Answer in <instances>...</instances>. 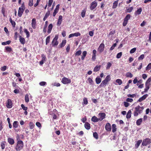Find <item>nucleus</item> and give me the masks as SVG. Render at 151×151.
Segmentation results:
<instances>
[{
  "mask_svg": "<svg viewBox=\"0 0 151 151\" xmlns=\"http://www.w3.org/2000/svg\"><path fill=\"white\" fill-rule=\"evenodd\" d=\"M144 108L143 106H138L134 108L135 111L134 113V116H137L138 115V114L142 113Z\"/></svg>",
  "mask_w": 151,
  "mask_h": 151,
  "instance_id": "1",
  "label": "nucleus"
},
{
  "mask_svg": "<svg viewBox=\"0 0 151 151\" xmlns=\"http://www.w3.org/2000/svg\"><path fill=\"white\" fill-rule=\"evenodd\" d=\"M23 146V143L22 141H17V145L16 149L17 151H20L22 149Z\"/></svg>",
  "mask_w": 151,
  "mask_h": 151,
  "instance_id": "2",
  "label": "nucleus"
},
{
  "mask_svg": "<svg viewBox=\"0 0 151 151\" xmlns=\"http://www.w3.org/2000/svg\"><path fill=\"white\" fill-rule=\"evenodd\" d=\"M58 36L57 35H56L54 39H53L52 42V45L53 47L57 46L58 44Z\"/></svg>",
  "mask_w": 151,
  "mask_h": 151,
  "instance_id": "3",
  "label": "nucleus"
},
{
  "mask_svg": "<svg viewBox=\"0 0 151 151\" xmlns=\"http://www.w3.org/2000/svg\"><path fill=\"white\" fill-rule=\"evenodd\" d=\"M151 143V139L149 138H146L143 140L142 145L146 146Z\"/></svg>",
  "mask_w": 151,
  "mask_h": 151,
  "instance_id": "4",
  "label": "nucleus"
},
{
  "mask_svg": "<svg viewBox=\"0 0 151 151\" xmlns=\"http://www.w3.org/2000/svg\"><path fill=\"white\" fill-rule=\"evenodd\" d=\"M131 17V16L129 14H128L124 18V21L123 23V25L124 26H126L127 24L128 20L130 19Z\"/></svg>",
  "mask_w": 151,
  "mask_h": 151,
  "instance_id": "5",
  "label": "nucleus"
},
{
  "mask_svg": "<svg viewBox=\"0 0 151 151\" xmlns=\"http://www.w3.org/2000/svg\"><path fill=\"white\" fill-rule=\"evenodd\" d=\"M71 82L70 79L65 77L63 78L62 80V82L65 84L70 83Z\"/></svg>",
  "mask_w": 151,
  "mask_h": 151,
  "instance_id": "6",
  "label": "nucleus"
},
{
  "mask_svg": "<svg viewBox=\"0 0 151 151\" xmlns=\"http://www.w3.org/2000/svg\"><path fill=\"white\" fill-rule=\"evenodd\" d=\"M97 3L96 1H95L92 2L90 6V9L91 10L94 9L97 6Z\"/></svg>",
  "mask_w": 151,
  "mask_h": 151,
  "instance_id": "7",
  "label": "nucleus"
},
{
  "mask_svg": "<svg viewBox=\"0 0 151 151\" xmlns=\"http://www.w3.org/2000/svg\"><path fill=\"white\" fill-rule=\"evenodd\" d=\"M104 45L103 43H101L99 47L98 51L100 53L102 52L104 50Z\"/></svg>",
  "mask_w": 151,
  "mask_h": 151,
  "instance_id": "8",
  "label": "nucleus"
},
{
  "mask_svg": "<svg viewBox=\"0 0 151 151\" xmlns=\"http://www.w3.org/2000/svg\"><path fill=\"white\" fill-rule=\"evenodd\" d=\"M99 117V120L100 121H101L105 117L106 114L104 113H99L98 114Z\"/></svg>",
  "mask_w": 151,
  "mask_h": 151,
  "instance_id": "9",
  "label": "nucleus"
},
{
  "mask_svg": "<svg viewBox=\"0 0 151 151\" xmlns=\"http://www.w3.org/2000/svg\"><path fill=\"white\" fill-rule=\"evenodd\" d=\"M12 103L10 99L7 100V102L6 104V106L8 108H11L12 107Z\"/></svg>",
  "mask_w": 151,
  "mask_h": 151,
  "instance_id": "10",
  "label": "nucleus"
},
{
  "mask_svg": "<svg viewBox=\"0 0 151 151\" xmlns=\"http://www.w3.org/2000/svg\"><path fill=\"white\" fill-rule=\"evenodd\" d=\"M32 26L34 29L36 28V26L37 25L36 19L35 18H33L32 19Z\"/></svg>",
  "mask_w": 151,
  "mask_h": 151,
  "instance_id": "11",
  "label": "nucleus"
},
{
  "mask_svg": "<svg viewBox=\"0 0 151 151\" xmlns=\"http://www.w3.org/2000/svg\"><path fill=\"white\" fill-rule=\"evenodd\" d=\"M81 35V34L79 32H77L74 33L70 34L68 36L69 38L74 36L78 37Z\"/></svg>",
  "mask_w": 151,
  "mask_h": 151,
  "instance_id": "12",
  "label": "nucleus"
},
{
  "mask_svg": "<svg viewBox=\"0 0 151 151\" xmlns=\"http://www.w3.org/2000/svg\"><path fill=\"white\" fill-rule=\"evenodd\" d=\"M59 6L60 5L59 4L56 6V8L53 14V15L54 17H55L56 14L58 12L59 9Z\"/></svg>",
  "mask_w": 151,
  "mask_h": 151,
  "instance_id": "13",
  "label": "nucleus"
},
{
  "mask_svg": "<svg viewBox=\"0 0 151 151\" xmlns=\"http://www.w3.org/2000/svg\"><path fill=\"white\" fill-rule=\"evenodd\" d=\"M24 9L23 8L19 7V9L18 12V15L19 17H21L23 12Z\"/></svg>",
  "mask_w": 151,
  "mask_h": 151,
  "instance_id": "14",
  "label": "nucleus"
},
{
  "mask_svg": "<svg viewBox=\"0 0 151 151\" xmlns=\"http://www.w3.org/2000/svg\"><path fill=\"white\" fill-rule=\"evenodd\" d=\"M105 128L106 130L107 131H110L111 130V125L109 123L106 124Z\"/></svg>",
  "mask_w": 151,
  "mask_h": 151,
  "instance_id": "15",
  "label": "nucleus"
},
{
  "mask_svg": "<svg viewBox=\"0 0 151 151\" xmlns=\"http://www.w3.org/2000/svg\"><path fill=\"white\" fill-rule=\"evenodd\" d=\"M148 96V95L147 94H146L144 95L142 97L139 98L137 102H140L142 101L145 100Z\"/></svg>",
  "mask_w": 151,
  "mask_h": 151,
  "instance_id": "16",
  "label": "nucleus"
},
{
  "mask_svg": "<svg viewBox=\"0 0 151 151\" xmlns=\"http://www.w3.org/2000/svg\"><path fill=\"white\" fill-rule=\"evenodd\" d=\"M107 83V82L106 81L104 80L103 81L99 86V87L101 88L102 87H105L106 86Z\"/></svg>",
  "mask_w": 151,
  "mask_h": 151,
  "instance_id": "17",
  "label": "nucleus"
},
{
  "mask_svg": "<svg viewBox=\"0 0 151 151\" xmlns=\"http://www.w3.org/2000/svg\"><path fill=\"white\" fill-rule=\"evenodd\" d=\"M7 141L8 143L11 145H13L14 143V139L11 138H8Z\"/></svg>",
  "mask_w": 151,
  "mask_h": 151,
  "instance_id": "18",
  "label": "nucleus"
},
{
  "mask_svg": "<svg viewBox=\"0 0 151 151\" xmlns=\"http://www.w3.org/2000/svg\"><path fill=\"white\" fill-rule=\"evenodd\" d=\"M142 141V139H139L137 141L135 145V149H137L139 147Z\"/></svg>",
  "mask_w": 151,
  "mask_h": 151,
  "instance_id": "19",
  "label": "nucleus"
},
{
  "mask_svg": "<svg viewBox=\"0 0 151 151\" xmlns=\"http://www.w3.org/2000/svg\"><path fill=\"white\" fill-rule=\"evenodd\" d=\"M85 128L88 130L89 129L91 128L90 124L88 122H86L84 124Z\"/></svg>",
  "mask_w": 151,
  "mask_h": 151,
  "instance_id": "20",
  "label": "nucleus"
},
{
  "mask_svg": "<svg viewBox=\"0 0 151 151\" xmlns=\"http://www.w3.org/2000/svg\"><path fill=\"white\" fill-rule=\"evenodd\" d=\"M91 120L92 122H97L99 121H100L99 120V118L98 119L96 116H94L91 118Z\"/></svg>",
  "mask_w": 151,
  "mask_h": 151,
  "instance_id": "21",
  "label": "nucleus"
},
{
  "mask_svg": "<svg viewBox=\"0 0 151 151\" xmlns=\"http://www.w3.org/2000/svg\"><path fill=\"white\" fill-rule=\"evenodd\" d=\"M63 17L62 16L60 15L59 17L58 22H57V24L59 25H60L62 22V21Z\"/></svg>",
  "mask_w": 151,
  "mask_h": 151,
  "instance_id": "22",
  "label": "nucleus"
},
{
  "mask_svg": "<svg viewBox=\"0 0 151 151\" xmlns=\"http://www.w3.org/2000/svg\"><path fill=\"white\" fill-rule=\"evenodd\" d=\"M101 68V65H97L94 68L93 71L96 72L99 71Z\"/></svg>",
  "mask_w": 151,
  "mask_h": 151,
  "instance_id": "23",
  "label": "nucleus"
},
{
  "mask_svg": "<svg viewBox=\"0 0 151 151\" xmlns=\"http://www.w3.org/2000/svg\"><path fill=\"white\" fill-rule=\"evenodd\" d=\"M52 24H50L48 27V29L47 31V32L49 34L50 33L52 30Z\"/></svg>",
  "mask_w": 151,
  "mask_h": 151,
  "instance_id": "24",
  "label": "nucleus"
},
{
  "mask_svg": "<svg viewBox=\"0 0 151 151\" xmlns=\"http://www.w3.org/2000/svg\"><path fill=\"white\" fill-rule=\"evenodd\" d=\"M19 39V41L22 44H24L25 43V39L24 38L22 37L21 36H20Z\"/></svg>",
  "mask_w": 151,
  "mask_h": 151,
  "instance_id": "25",
  "label": "nucleus"
},
{
  "mask_svg": "<svg viewBox=\"0 0 151 151\" xmlns=\"http://www.w3.org/2000/svg\"><path fill=\"white\" fill-rule=\"evenodd\" d=\"M5 49L6 52H10L12 51V48L9 46L5 47Z\"/></svg>",
  "mask_w": 151,
  "mask_h": 151,
  "instance_id": "26",
  "label": "nucleus"
},
{
  "mask_svg": "<svg viewBox=\"0 0 151 151\" xmlns=\"http://www.w3.org/2000/svg\"><path fill=\"white\" fill-rule=\"evenodd\" d=\"M87 53V52L86 51H84L83 52L81 57V59L82 60H83L84 59Z\"/></svg>",
  "mask_w": 151,
  "mask_h": 151,
  "instance_id": "27",
  "label": "nucleus"
},
{
  "mask_svg": "<svg viewBox=\"0 0 151 151\" xmlns=\"http://www.w3.org/2000/svg\"><path fill=\"white\" fill-rule=\"evenodd\" d=\"M112 131L113 133H114L116 130V125L115 124H113L112 125Z\"/></svg>",
  "mask_w": 151,
  "mask_h": 151,
  "instance_id": "28",
  "label": "nucleus"
},
{
  "mask_svg": "<svg viewBox=\"0 0 151 151\" xmlns=\"http://www.w3.org/2000/svg\"><path fill=\"white\" fill-rule=\"evenodd\" d=\"M142 11V9L141 8H139L138 9L137 11L135 12V14L136 15H139L141 14Z\"/></svg>",
  "mask_w": 151,
  "mask_h": 151,
  "instance_id": "29",
  "label": "nucleus"
},
{
  "mask_svg": "<svg viewBox=\"0 0 151 151\" xmlns=\"http://www.w3.org/2000/svg\"><path fill=\"white\" fill-rule=\"evenodd\" d=\"M131 111L130 110H129L127 114L126 115V118L127 119H129L131 117Z\"/></svg>",
  "mask_w": 151,
  "mask_h": 151,
  "instance_id": "30",
  "label": "nucleus"
},
{
  "mask_svg": "<svg viewBox=\"0 0 151 151\" xmlns=\"http://www.w3.org/2000/svg\"><path fill=\"white\" fill-rule=\"evenodd\" d=\"M18 122L17 121H15L14 122L13 126V127L15 128H17L18 127Z\"/></svg>",
  "mask_w": 151,
  "mask_h": 151,
  "instance_id": "31",
  "label": "nucleus"
},
{
  "mask_svg": "<svg viewBox=\"0 0 151 151\" xmlns=\"http://www.w3.org/2000/svg\"><path fill=\"white\" fill-rule=\"evenodd\" d=\"M95 81L96 83L97 84H98L101 83V79L100 78L97 77L96 78Z\"/></svg>",
  "mask_w": 151,
  "mask_h": 151,
  "instance_id": "32",
  "label": "nucleus"
},
{
  "mask_svg": "<svg viewBox=\"0 0 151 151\" xmlns=\"http://www.w3.org/2000/svg\"><path fill=\"white\" fill-rule=\"evenodd\" d=\"M142 118H140L138 119L136 122V124L137 125L139 126L140 125L142 122Z\"/></svg>",
  "mask_w": 151,
  "mask_h": 151,
  "instance_id": "33",
  "label": "nucleus"
},
{
  "mask_svg": "<svg viewBox=\"0 0 151 151\" xmlns=\"http://www.w3.org/2000/svg\"><path fill=\"white\" fill-rule=\"evenodd\" d=\"M118 4V0L114 1L113 4L112 8L113 9L116 8Z\"/></svg>",
  "mask_w": 151,
  "mask_h": 151,
  "instance_id": "34",
  "label": "nucleus"
},
{
  "mask_svg": "<svg viewBox=\"0 0 151 151\" xmlns=\"http://www.w3.org/2000/svg\"><path fill=\"white\" fill-rule=\"evenodd\" d=\"M126 76L127 77L131 78L133 77V75L131 73L127 72L126 73Z\"/></svg>",
  "mask_w": 151,
  "mask_h": 151,
  "instance_id": "35",
  "label": "nucleus"
},
{
  "mask_svg": "<svg viewBox=\"0 0 151 151\" xmlns=\"http://www.w3.org/2000/svg\"><path fill=\"white\" fill-rule=\"evenodd\" d=\"M104 80L107 83L109 82L111 80L110 76L109 75L107 76Z\"/></svg>",
  "mask_w": 151,
  "mask_h": 151,
  "instance_id": "36",
  "label": "nucleus"
},
{
  "mask_svg": "<svg viewBox=\"0 0 151 151\" xmlns=\"http://www.w3.org/2000/svg\"><path fill=\"white\" fill-rule=\"evenodd\" d=\"M66 43V41L65 40H63L61 43L60 45V47H63L65 45Z\"/></svg>",
  "mask_w": 151,
  "mask_h": 151,
  "instance_id": "37",
  "label": "nucleus"
},
{
  "mask_svg": "<svg viewBox=\"0 0 151 151\" xmlns=\"http://www.w3.org/2000/svg\"><path fill=\"white\" fill-rule=\"evenodd\" d=\"M88 103V101L87 99L86 98H84L83 99V101L82 103V104L86 105Z\"/></svg>",
  "mask_w": 151,
  "mask_h": 151,
  "instance_id": "38",
  "label": "nucleus"
},
{
  "mask_svg": "<svg viewBox=\"0 0 151 151\" xmlns=\"http://www.w3.org/2000/svg\"><path fill=\"white\" fill-rule=\"evenodd\" d=\"M10 40L7 41L6 42H3L1 44L3 45H9L11 43Z\"/></svg>",
  "mask_w": 151,
  "mask_h": 151,
  "instance_id": "39",
  "label": "nucleus"
},
{
  "mask_svg": "<svg viewBox=\"0 0 151 151\" xmlns=\"http://www.w3.org/2000/svg\"><path fill=\"white\" fill-rule=\"evenodd\" d=\"M50 36H49L47 37L46 40V44L47 45L49 43L50 41Z\"/></svg>",
  "mask_w": 151,
  "mask_h": 151,
  "instance_id": "40",
  "label": "nucleus"
},
{
  "mask_svg": "<svg viewBox=\"0 0 151 151\" xmlns=\"http://www.w3.org/2000/svg\"><path fill=\"white\" fill-rule=\"evenodd\" d=\"M25 101L26 102L28 103L29 101V98L28 94H26L25 96Z\"/></svg>",
  "mask_w": 151,
  "mask_h": 151,
  "instance_id": "41",
  "label": "nucleus"
},
{
  "mask_svg": "<svg viewBox=\"0 0 151 151\" xmlns=\"http://www.w3.org/2000/svg\"><path fill=\"white\" fill-rule=\"evenodd\" d=\"M88 83L90 84V85H93V82L92 80V79L89 78L88 79Z\"/></svg>",
  "mask_w": 151,
  "mask_h": 151,
  "instance_id": "42",
  "label": "nucleus"
},
{
  "mask_svg": "<svg viewBox=\"0 0 151 151\" xmlns=\"http://www.w3.org/2000/svg\"><path fill=\"white\" fill-rule=\"evenodd\" d=\"M149 89V85H146L145 84V88L144 89V92H147Z\"/></svg>",
  "mask_w": 151,
  "mask_h": 151,
  "instance_id": "43",
  "label": "nucleus"
},
{
  "mask_svg": "<svg viewBox=\"0 0 151 151\" xmlns=\"http://www.w3.org/2000/svg\"><path fill=\"white\" fill-rule=\"evenodd\" d=\"M133 9V8L132 7H131L128 8L126 12H131Z\"/></svg>",
  "mask_w": 151,
  "mask_h": 151,
  "instance_id": "44",
  "label": "nucleus"
},
{
  "mask_svg": "<svg viewBox=\"0 0 151 151\" xmlns=\"http://www.w3.org/2000/svg\"><path fill=\"white\" fill-rule=\"evenodd\" d=\"M93 137L96 139H98V136L97 133L96 132H95L93 133Z\"/></svg>",
  "mask_w": 151,
  "mask_h": 151,
  "instance_id": "45",
  "label": "nucleus"
},
{
  "mask_svg": "<svg viewBox=\"0 0 151 151\" xmlns=\"http://www.w3.org/2000/svg\"><path fill=\"white\" fill-rule=\"evenodd\" d=\"M116 82L119 85H121L122 83V81L120 79H117L116 80Z\"/></svg>",
  "mask_w": 151,
  "mask_h": 151,
  "instance_id": "46",
  "label": "nucleus"
},
{
  "mask_svg": "<svg viewBox=\"0 0 151 151\" xmlns=\"http://www.w3.org/2000/svg\"><path fill=\"white\" fill-rule=\"evenodd\" d=\"M35 126V125L33 124V123L31 122H30L29 123V126L30 127V128L31 129H32L33 128L34 126Z\"/></svg>",
  "mask_w": 151,
  "mask_h": 151,
  "instance_id": "47",
  "label": "nucleus"
},
{
  "mask_svg": "<svg viewBox=\"0 0 151 151\" xmlns=\"http://www.w3.org/2000/svg\"><path fill=\"white\" fill-rule=\"evenodd\" d=\"M46 82L45 81H42L39 83V85L40 86H44L46 84Z\"/></svg>",
  "mask_w": 151,
  "mask_h": 151,
  "instance_id": "48",
  "label": "nucleus"
},
{
  "mask_svg": "<svg viewBox=\"0 0 151 151\" xmlns=\"http://www.w3.org/2000/svg\"><path fill=\"white\" fill-rule=\"evenodd\" d=\"M82 52L81 50H79L76 52L75 53L76 56H79L81 55V54Z\"/></svg>",
  "mask_w": 151,
  "mask_h": 151,
  "instance_id": "49",
  "label": "nucleus"
},
{
  "mask_svg": "<svg viewBox=\"0 0 151 151\" xmlns=\"http://www.w3.org/2000/svg\"><path fill=\"white\" fill-rule=\"evenodd\" d=\"M21 106L23 110L25 111L27 110V107L25 106L24 104H22L21 105Z\"/></svg>",
  "mask_w": 151,
  "mask_h": 151,
  "instance_id": "50",
  "label": "nucleus"
},
{
  "mask_svg": "<svg viewBox=\"0 0 151 151\" xmlns=\"http://www.w3.org/2000/svg\"><path fill=\"white\" fill-rule=\"evenodd\" d=\"M24 32L26 33V34L27 35V37H29V32L27 30V29H25L24 30Z\"/></svg>",
  "mask_w": 151,
  "mask_h": 151,
  "instance_id": "51",
  "label": "nucleus"
},
{
  "mask_svg": "<svg viewBox=\"0 0 151 151\" xmlns=\"http://www.w3.org/2000/svg\"><path fill=\"white\" fill-rule=\"evenodd\" d=\"M111 64L110 62H108L107 63V66L106 67V69H109L111 66Z\"/></svg>",
  "mask_w": 151,
  "mask_h": 151,
  "instance_id": "52",
  "label": "nucleus"
},
{
  "mask_svg": "<svg viewBox=\"0 0 151 151\" xmlns=\"http://www.w3.org/2000/svg\"><path fill=\"white\" fill-rule=\"evenodd\" d=\"M85 13L86 11L85 10H82L81 13V16L83 18L85 17Z\"/></svg>",
  "mask_w": 151,
  "mask_h": 151,
  "instance_id": "53",
  "label": "nucleus"
},
{
  "mask_svg": "<svg viewBox=\"0 0 151 151\" xmlns=\"http://www.w3.org/2000/svg\"><path fill=\"white\" fill-rule=\"evenodd\" d=\"M151 78H149L147 80V81L146 82V83H145V84L146 85H150V83L151 82Z\"/></svg>",
  "mask_w": 151,
  "mask_h": 151,
  "instance_id": "54",
  "label": "nucleus"
},
{
  "mask_svg": "<svg viewBox=\"0 0 151 151\" xmlns=\"http://www.w3.org/2000/svg\"><path fill=\"white\" fill-rule=\"evenodd\" d=\"M116 43H114L112 45V46L110 47V50H113L116 46Z\"/></svg>",
  "mask_w": 151,
  "mask_h": 151,
  "instance_id": "55",
  "label": "nucleus"
},
{
  "mask_svg": "<svg viewBox=\"0 0 151 151\" xmlns=\"http://www.w3.org/2000/svg\"><path fill=\"white\" fill-rule=\"evenodd\" d=\"M136 48L135 47L134 48L132 49L130 51V53L131 54H132L134 53L136 50Z\"/></svg>",
  "mask_w": 151,
  "mask_h": 151,
  "instance_id": "56",
  "label": "nucleus"
},
{
  "mask_svg": "<svg viewBox=\"0 0 151 151\" xmlns=\"http://www.w3.org/2000/svg\"><path fill=\"white\" fill-rule=\"evenodd\" d=\"M151 69V63H149L146 68V70H150Z\"/></svg>",
  "mask_w": 151,
  "mask_h": 151,
  "instance_id": "57",
  "label": "nucleus"
},
{
  "mask_svg": "<svg viewBox=\"0 0 151 151\" xmlns=\"http://www.w3.org/2000/svg\"><path fill=\"white\" fill-rule=\"evenodd\" d=\"M47 25H45L43 27V32L44 33H46L47 32L46 28L47 27Z\"/></svg>",
  "mask_w": 151,
  "mask_h": 151,
  "instance_id": "58",
  "label": "nucleus"
},
{
  "mask_svg": "<svg viewBox=\"0 0 151 151\" xmlns=\"http://www.w3.org/2000/svg\"><path fill=\"white\" fill-rule=\"evenodd\" d=\"M41 57H42V60L44 61H45L46 58L45 55L43 54H42L41 55Z\"/></svg>",
  "mask_w": 151,
  "mask_h": 151,
  "instance_id": "59",
  "label": "nucleus"
},
{
  "mask_svg": "<svg viewBox=\"0 0 151 151\" xmlns=\"http://www.w3.org/2000/svg\"><path fill=\"white\" fill-rule=\"evenodd\" d=\"M1 149L4 150L5 147V144L4 142H2L1 144Z\"/></svg>",
  "mask_w": 151,
  "mask_h": 151,
  "instance_id": "60",
  "label": "nucleus"
},
{
  "mask_svg": "<svg viewBox=\"0 0 151 151\" xmlns=\"http://www.w3.org/2000/svg\"><path fill=\"white\" fill-rule=\"evenodd\" d=\"M122 52H120L119 53H118L117 55H116V58H120L122 55Z\"/></svg>",
  "mask_w": 151,
  "mask_h": 151,
  "instance_id": "61",
  "label": "nucleus"
},
{
  "mask_svg": "<svg viewBox=\"0 0 151 151\" xmlns=\"http://www.w3.org/2000/svg\"><path fill=\"white\" fill-rule=\"evenodd\" d=\"M144 58V55L143 54L141 55L138 58V60H142Z\"/></svg>",
  "mask_w": 151,
  "mask_h": 151,
  "instance_id": "62",
  "label": "nucleus"
},
{
  "mask_svg": "<svg viewBox=\"0 0 151 151\" xmlns=\"http://www.w3.org/2000/svg\"><path fill=\"white\" fill-rule=\"evenodd\" d=\"M29 5L30 6L33 5V0H29Z\"/></svg>",
  "mask_w": 151,
  "mask_h": 151,
  "instance_id": "63",
  "label": "nucleus"
},
{
  "mask_svg": "<svg viewBox=\"0 0 151 151\" xmlns=\"http://www.w3.org/2000/svg\"><path fill=\"white\" fill-rule=\"evenodd\" d=\"M7 69V66H4L1 68V70L2 71H5Z\"/></svg>",
  "mask_w": 151,
  "mask_h": 151,
  "instance_id": "64",
  "label": "nucleus"
}]
</instances>
